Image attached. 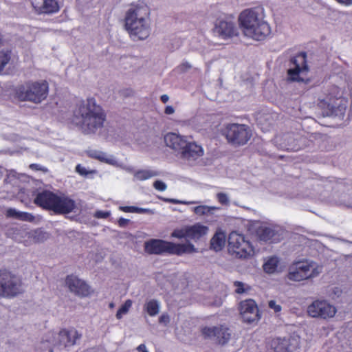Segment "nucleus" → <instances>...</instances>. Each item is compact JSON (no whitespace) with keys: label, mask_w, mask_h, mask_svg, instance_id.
Wrapping results in <instances>:
<instances>
[{"label":"nucleus","mask_w":352,"mask_h":352,"mask_svg":"<svg viewBox=\"0 0 352 352\" xmlns=\"http://www.w3.org/2000/svg\"><path fill=\"white\" fill-rule=\"evenodd\" d=\"M58 340H55L54 332H49L45 340L41 342L39 349L41 351L47 349L48 352H53V348L55 346L64 347L71 346L76 344V340L80 339L81 335L78 331L72 328L71 329H63L58 333Z\"/></svg>","instance_id":"0eeeda50"},{"label":"nucleus","mask_w":352,"mask_h":352,"mask_svg":"<svg viewBox=\"0 0 352 352\" xmlns=\"http://www.w3.org/2000/svg\"><path fill=\"white\" fill-rule=\"evenodd\" d=\"M213 31L219 37L224 39L232 38L237 35V28L234 23L228 19L217 20L214 23Z\"/></svg>","instance_id":"a211bd4d"},{"label":"nucleus","mask_w":352,"mask_h":352,"mask_svg":"<svg viewBox=\"0 0 352 352\" xmlns=\"http://www.w3.org/2000/svg\"><path fill=\"white\" fill-rule=\"evenodd\" d=\"M210 208L207 206H198L194 208V212L198 215H204L210 212Z\"/></svg>","instance_id":"473e14b6"},{"label":"nucleus","mask_w":352,"mask_h":352,"mask_svg":"<svg viewBox=\"0 0 352 352\" xmlns=\"http://www.w3.org/2000/svg\"><path fill=\"white\" fill-rule=\"evenodd\" d=\"M217 197L218 201L221 204L226 205L229 202L227 195L223 192L217 193Z\"/></svg>","instance_id":"c9c22d12"},{"label":"nucleus","mask_w":352,"mask_h":352,"mask_svg":"<svg viewBox=\"0 0 352 352\" xmlns=\"http://www.w3.org/2000/svg\"><path fill=\"white\" fill-rule=\"evenodd\" d=\"M144 309L150 316H155L159 313L160 304L155 299L151 300L144 305Z\"/></svg>","instance_id":"cd10ccee"},{"label":"nucleus","mask_w":352,"mask_h":352,"mask_svg":"<svg viewBox=\"0 0 352 352\" xmlns=\"http://www.w3.org/2000/svg\"><path fill=\"white\" fill-rule=\"evenodd\" d=\"M48 92L49 85L46 80H28L16 87V96L21 101L39 104L47 98Z\"/></svg>","instance_id":"423d86ee"},{"label":"nucleus","mask_w":352,"mask_h":352,"mask_svg":"<svg viewBox=\"0 0 352 352\" xmlns=\"http://www.w3.org/2000/svg\"><path fill=\"white\" fill-rule=\"evenodd\" d=\"M289 68L287 69V80L290 82H302L300 75L307 74L309 67L307 61V53L300 52L289 60Z\"/></svg>","instance_id":"9b49d317"},{"label":"nucleus","mask_w":352,"mask_h":352,"mask_svg":"<svg viewBox=\"0 0 352 352\" xmlns=\"http://www.w3.org/2000/svg\"><path fill=\"white\" fill-rule=\"evenodd\" d=\"M175 112V109L172 106H166L164 109V113L166 115L173 114Z\"/></svg>","instance_id":"c03bdc74"},{"label":"nucleus","mask_w":352,"mask_h":352,"mask_svg":"<svg viewBox=\"0 0 352 352\" xmlns=\"http://www.w3.org/2000/svg\"><path fill=\"white\" fill-rule=\"evenodd\" d=\"M119 210L124 212H134L135 206H120Z\"/></svg>","instance_id":"ea45409f"},{"label":"nucleus","mask_w":352,"mask_h":352,"mask_svg":"<svg viewBox=\"0 0 352 352\" xmlns=\"http://www.w3.org/2000/svg\"><path fill=\"white\" fill-rule=\"evenodd\" d=\"M157 175H159L157 171L148 169L138 170L134 174L135 177L140 181L146 180Z\"/></svg>","instance_id":"a878e982"},{"label":"nucleus","mask_w":352,"mask_h":352,"mask_svg":"<svg viewBox=\"0 0 352 352\" xmlns=\"http://www.w3.org/2000/svg\"><path fill=\"white\" fill-rule=\"evenodd\" d=\"M271 34V28L264 19L250 32L248 36L256 40L263 41Z\"/></svg>","instance_id":"412c9836"},{"label":"nucleus","mask_w":352,"mask_h":352,"mask_svg":"<svg viewBox=\"0 0 352 352\" xmlns=\"http://www.w3.org/2000/svg\"><path fill=\"white\" fill-rule=\"evenodd\" d=\"M270 345L274 352H292L294 350L290 338H275L271 340Z\"/></svg>","instance_id":"4be33fe9"},{"label":"nucleus","mask_w":352,"mask_h":352,"mask_svg":"<svg viewBox=\"0 0 352 352\" xmlns=\"http://www.w3.org/2000/svg\"><path fill=\"white\" fill-rule=\"evenodd\" d=\"M208 227L201 223H196L194 225L188 226L189 239L193 240L194 241L200 240L208 234Z\"/></svg>","instance_id":"5701e85b"},{"label":"nucleus","mask_w":352,"mask_h":352,"mask_svg":"<svg viewBox=\"0 0 352 352\" xmlns=\"http://www.w3.org/2000/svg\"><path fill=\"white\" fill-rule=\"evenodd\" d=\"M338 2L342 3L345 6H349L352 4V0H336Z\"/></svg>","instance_id":"49530a36"},{"label":"nucleus","mask_w":352,"mask_h":352,"mask_svg":"<svg viewBox=\"0 0 352 352\" xmlns=\"http://www.w3.org/2000/svg\"><path fill=\"white\" fill-rule=\"evenodd\" d=\"M65 285L72 293L81 298L88 297L94 293V290L85 280L73 274L67 276Z\"/></svg>","instance_id":"f3484780"},{"label":"nucleus","mask_w":352,"mask_h":352,"mask_svg":"<svg viewBox=\"0 0 352 352\" xmlns=\"http://www.w3.org/2000/svg\"><path fill=\"white\" fill-rule=\"evenodd\" d=\"M323 103H324V104H325L324 100H321L320 101V104H323Z\"/></svg>","instance_id":"603ef678"},{"label":"nucleus","mask_w":352,"mask_h":352,"mask_svg":"<svg viewBox=\"0 0 352 352\" xmlns=\"http://www.w3.org/2000/svg\"><path fill=\"white\" fill-rule=\"evenodd\" d=\"M228 250L230 254L239 258H248L253 256L254 250L251 243L243 234L236 231L230 233Z\"/></svg>","instance_id":"6e6552de"},{"label":"nucleus","mask_w":352,"mask_h":352,"mask_svg":"<svg viewBox=\"0 0 352 352\" xmlns=\"http://www.w3.org/2000/svg\"><path fill=\"white\" fill-rule=\"evenodd\" d=\"M170 322V317L167 314H162L159 318V322L167 324Z\"/></svg>","instance_id":"58836bf2"},{"label":"nucleus","mask_w":352,"mask_h":352,"mask_svg":"<svg viewBox=\"0 0 352 352\" xmlns=\"http://www.w3.org/2000/svg\"><path fill=\"white\" fill-rule=\"evenodd\" d=\"M136 349L140 352H148L144 344H140Z\"/></svg>","instance_id":"a18cd8bd"},{"label":"nucleus","mask_w":352,"mask_h":352,"mask_svg":"<svg viewBox=\"0 0 352 352\" xmlns=\"http://www.w3.org/2000/svg\"><path fill=\"white\" fill-rule=\"evenodd\" d=\"M129 223V219H125V218H123V217H120L118 220V224L120 227H125Z\"/></svg>","instance_id":"a19ab883"},{"label":"nucleus","mask_w":352,"mask_h":352,"mask_svg":"<svg viewBox=\"0 0 352 352\" xmlns=\"http://www.w3.org/2000/svg\"><path fill=\"white\" fill-rule=\"evenodd\" d=\"M133 304V302L131 300L128 299L126 300L124 304L118 309L116 313V318L117 319L120 320L122 318V316L124 314H126L129 311L130 308L131 307Z\"/></svg>","instance_id":"c756f323"},{"label":"nucleus","mask_w":352,"mask_h":352,"mask_svg":"<svg viewBox=\"0 0 352 352\" xmlns=\"http://www.w3.org/2000/svg\"><path fill=\"white\" fill-rule=\"evenodd\" d=\"M21 280L6 270H0V298H12L21 293Z\"/></svg>","instance_id":"9d476101"},{"label":"nucleus","mask_w":352,"mask_h":352,"mask_svg":"<svg viewBox=\"0 0 352 352\" xmlns=\"http://www.w3.org/2000/svg\"><path fill=\"white\" fill-rule=\"evenodd\" d=\"M153 187L159 191H164L166 189V185L161 180H156L153 183Z\"/></svg>","instance_id":"f704fd0d"},{"label":"nucleus","mask_w":352,"mask_h":352,"mask_svg":"<svg viewBox=\"0 0 352 352\" xmlns=\"http://www.w3.org/2000/svg\"><path fill=\"white\" fill-rule=\"evenodd\" d=\"M113 306H114V304H113V302H111V303H110V304H109V307H110L111 308L113 307Z\"/></svg>","instance_id":"3c124183"},{"label":"nucleus","mask_w":352,"mask_h":352,"mask_svg":"<svg viewBox=\"0 0 352 352\" xmlns=\"http://www.w3.org/2000/svg\"><path fill=\"white\" fill-rule=\"evenodd\" d=\"M171 237L177 238L178 239H189V234L188 232V226H185L182 228L175 229L171 234Z\"/></svg>","instance_id":"c85d7f7f"},{"label":"nucleus","mask_w":352,"mask_h":352,"mask_svg":"<svg viewBox=\"0 0 352 352\" xmlns=\"http://www.w3.org/2000/svg\"><path fill=\"white\" fill-rule=\"evenodd\" d=\"M201 335L205 339H212L219 345L226 344L232 338V330L226 324L213 327L205 326L201 329Z\"/></svg>","instance_id":"f8f14e48"},{"label":"nucleus","mask_w":352,"mask_h":352,"mask_svg":"<svg viewBox=\"0 0 352 352\" xmlns=\"http://www.w3.org/2000/svg\"><path fill=\"white\" fill-rule=\"evenodd\" d=\"M160 100L163 103H166L169 100V97L168 95L164 94L161 96Z\"/></svg>","instance_id":"de8ad7c7"},{"label":"nucleus","mask_w":352,"mask_h":352,"mask_svg":"<svg viewBox=\"0 0 352 352\" xmlns=\"http://www.w3.org/2000/svg\"><path fill=\"white\" fill-rule=\"evenodd\" d=\"M223 135L228 143L234 146H243L251 138L252 131L245 124L233 123L226 126Z\"/></svg>","instance_id":"1a4fd4ad"},{"label":"nucleus","mask_w":352,"mask_h":352,"mask_svg":"<svg viewBox=\"0 0 352 352\" xmlns=\"http://www.w3.org/2000/svg\"><path fill=\"white\" fill-rule=\"evenodd\" d=\"M182 67H184L185 69H190L191 68V65L188 62H184L181 65Z\"/></svg>","instance_id":"8fccbe9b"},{"label":"nucleus","mask_w":352,"mask_h":352,"mask_svg":"<svg viewBox=\"0 0 352 352\" xmlns=\"http://www.w3.org/2000/svg\"><path fill=\"white\" fill-rule=\"evenodd\" d=\"M149 7L144 1L130 4L124 16V28L133 40H144L149 36Z\"/></svg>","instance_id":"f257e3e1"},{"label":"nucleus","mask_w":352,"mask_h":352,"mask_svg":"<svg viewBox=\"0 0 352 352\" xmlns=\"http://www.w3.org/2000/svg\"><path fill=\"white\" fill-rule=\"evenodd\" d=\"M307 313L313 318L327 319L335 316L336 309L326 300H317L308 306Z\"/></svg>","instance_id":"dca6fc26"},{"label":"nucleus","mask_w":352,"mask_h":352,"mask_svg":"<svg viewBox=\"0 0 352 352\" xmlns=\"http://www.w3.org/2000/svg\"><path fill=\"white\" fill-rule=\"evenodd\" d=\"M225 243V233L221 230H217L210 239V248L216 252H219L224 248Z\"/></svg>","instance_id":"b1692460"},{"label":"nucleus","mask_w":352,"mask_h":352,"mask_svg":"<svg viewBox=\"0 0 352 352\" xmlns=\"http://www.w3.org/2000/svg\"><path fill=\"white\" fill-rule=\"evenodd\" d=\"M239 311L242 321L247 324L257 322L261 318L258 307L253 299H246L240 302Z\"/></svg>","instance_id":"4468645a"},{"label":"nucleus","mask_w":352,"mask_h":352,"mask_svg":"<svg viewBox=\"0 0 352 352\" xmlns=\"http://www.w3.org/2000/svg\"><path fill=\"white\" fill-rule=\"evenodd\" d=\"M135 210H134V212L135 213H144L147 210L142 208H138L135 206Z\"/></svg>","instance_id":"09e8293b"},{"label":"nucleus","mask_w":352,"mask_h":352,"mask_svg":"<svg viewBox=\"0 0 352 352\" xmlns=\"http://www.w3.org/2000/svg\"><path fill=\"white\" fill-rule=\"evenodd\" d=\"M6 214L8 217L29 222L33 221L35 219L31 213L27 212H19L14 208L8 209Z\"/></svg>","instance_id":"393cba45"},{"label":"nucleus","mask_w":352,"mask_h":352,"mask_svg":"<svg viewBox=\"0 0 352 352\" xmlns=\"http://www.w3.org/2000/svg\"><path fill=\"white\" fill-rule=\"evenodd\" d=\"M263 19V9L255 7L243 10L239 16V21L244 34L248 36Z\"/></svg>","instance_id":"ddd939ff"},{"label":"nucleus","mask_w":352,"mask_h":352,"mask_svg":"<svg viewBox=\"0 0 352 352\" xmlns=\"http://www.w3.org/2000/svg\"><path fill=\"white\" fill-rule=\"evenodd\" d=\"M30 168L34 170H45V168H44L42 166H41L38 164H31L30 165Z\"/></svg>","instance_id":"79ce46f5"},{"label":"nucleus","mask_w":352,"mask_h":352,"mask_svg":"<svg viewBox=\"0 0 352 352\" xmlns=\"http://www.w3.org/2000/svg\"><path fill=\"white\" fill-rule=\"evenodd\" d=\"M76 171L83 177H87L89 175H92L96 173V170H87L85 167L82 166L81 164H77L76 166Z\"/></svg>","instance_id":"2f4dec72"},{"label":"nucleus","mask_w":352,"mask_h":352,"mask_svg":"<svg viewBox=\"0 0 352 352\" xmlns=\"http://www.w3.org/2000/svg\"><path fill=\"white\" fill-rule=\"evenodd\" d=\"M34 203L56 214H69L76 208L74 200L66 196H58L50 190H43L36 194Z\"/></svg>","instance_id":"20e7f679"},{"label":"nucleus","mask_w":352,"mask_h":352,"mask_svg":"<svg viewBox=\"0 0 352 352\" xmlns=\"http://www.w3.org/2000/svg\"><path fill=\"white\" fill-rule=\"evenodd\" d=\"M120 94L124 97L130 96L133 94V91L131 89H126L120 91Z\"/></svg>","instance_id":"37998d69"},{"label":"nucleus","mask_w":352,"mask_h":352,"mask_svg":"<svg viewBox=\"0 0 352 352\" xmlns=\"http://www.w3.org/2000/svg\"><path fill=\"white\" fill-rule=\"evenodd\" d=\"M166 146L178 152L181 158L186 160H196L204 154L203 147L194 141H190L192 136L181 135L169 132L164 135Z\"/></svg>","instance_id":"7ed1b4c3"},{"label":"nucleus","mask_w":352,"mask_h":352,"mask_svg":"<svg viewBox=\"0 0 352 352\" xmlns=\"http://www.w3.org/2000/svg\"><path fill=\"white\" fill-rule=\"evenodd\" d=\"M170 201H171L172 203H177V201L173 200H173H171Z\"/></svg>","instance_id":"864d4df0"},{"label":"nucleus","mask_w":352,"mask_h":352,"mask_svg":"<svg viewBox=\"0 0 352 352\" xmlns=\"http://www.w3.org/2000/svg\"><path fill=\"white\" fill-rule=\"evenodd\" d=\"M11 58L10 51H0V72L3 69Z\"/></svg>","instance_id":"7c9ffc66"},{"label":"nucleus","mask_w":352,"mask_h":352,"mask_svg":"<svg viewBox=\"0 0 352 352\" xmlns=\"http://www.w3.org/2000/svg\"><path fill=\"white\" fill-rule=\"evenodd\" d=\"M256 236L261 242L272 244L280 242L283 239V233L267 226H261L256 230Z\"/></svg>","instance_id":"6ab92c4d"},{"label":"nucleus","mask_w":352,"mask_h":352,"mask_svg":"<svg viewBox=\"0 0 352 352\" xmlns=\"http://www.w3.org/2000/svg\"><path fill=\"white\" fill-rule=\"evenodd\" d=\"M318 272L313 263L307 261H299L295 264V270H290L288 278L291 280L300 281L317 276Z\"/></svg>","instance_id":"2eb2a0df"},{"label":"nucleus","mask_w":352,"mask_h":352,"mask_svg":"<svg viewBox=\"0 0 352 352\" xmlns=\"http://www.w3.org/2000/svg\"><path fill=\"white\" fill-rule=\"evenodd\" d=\"M76 124L80 126L85 133H94L98 129L103 127L106 120V113L102 107L96 104L94 98H87L77 105L74 111Z\"/></svg>","instance_id":"f03ea898"},{"label":"nucleus","mask_w":352,"mask_h":352,"mask_svg":"<svg viewBox=\"0 0 352 352\" xmlns=\"http://www.w3.org/2000/svg\"><path fill=\"white\" fill-rule=\"evenodd\" d=\"M34 9L38 14H53L60 10L56 0H30Z\"/></svg>","instance_id":"aec40b11"},{"label":"nucleus","mask_w":352,"mask_h":352,"mask_svg":"<svg viewBox=\"0 0 352 352\" xmlns=\"http://www.w3.org/2000/svg\"><path fill=\"white\" fill-rule=\"evenodd\" d=\"M279 263L278 258L276 256H272L267 259L263 264V270L266 273L272 274L276 271L278 264Z\"/></svg>","instance_id":"bb28decb"},{"label":"nucleus","mask_w":352,"mask_h":352,"mask_svg":"<svg viewBox=\"0 0 352 352\" xmlns=\"http://www.w3.org/2000/svg\"><path fill=\"white\" fill-rule=\"evenodd\" d=\"M234 286L236 287L235 292L239 294L244 293L247 289H245V285L242 282H234Z\"/></svg>","instance_id":"72a5a7b5"},{"label":"nucleus","mask_w":352,"mask_h":352,"mask_svg":"<svg viewBox=\"0 0 352 352\" xmlns=\"http://www.w3.org/2000/svg\"><path fill=\"white\" fill-rule=\"evenodd\" d=\"M144 251L148 254H170L182 256L185 254H192L197 252V248L190 242L175 243L173 242L152 239L145 241Z\"/></svg>","instance_id":"39448f33"},{"label":"nucleus","mask_w":352,"mask_h":352,"mask_svg":"<svg viewBox=\"0 0 352 352\" xmlns=\"http://www.w3.org/2000/svg\"><path fill=\"white\" fill-rule=\"evenodd\" d=\"M111 214L109 211L98 210L95 212L94 217L98 219H107Z\"/></svg>","instance_id":"e433bc0d"},{"label":"nucleus","mask_w":352,"mask_h":352,"mask_svg":"<svg viewBox=\"0 0 352 352\" xmlns=\"http://www.w3.org/2000/svg\"><path fill=\"white\" fill-rule=\"evenodd\" d=\"M269 307L274 311L275 313H278L281 311V306L276 304L275 300H270L268 303Z\"/></svg>","instance_id":"4c0bfd02"}]
</instances>
